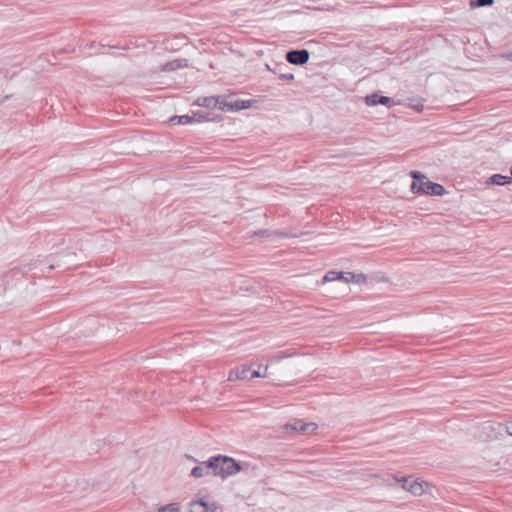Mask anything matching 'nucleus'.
I'll return each mask as SVG.
<instances>
[{"instance_id":"1","label":"nucleus","mask_w":512,"mask_h":512,"mask_svg":"<svg viewBox=\"0 0 512 512\" xmlns=\"http://www.w3.org/2000/svg\"><path fill=\"white\" fill-rule=\"evenodd\" d=\"M410 176L414 179L411 184V191L415 194L423 193L431 196H442L446 193L442 185L431 182L419 171H411Z\"/></svg>"},{"instance_id":"2","label":"nucleus","mask_w":512,"mask_h":512,"mask_svg":"<svg viewBox=\"0 0 512 512\" xmlns=\"http://www.w3.org/2000/svg\"><path fill=\"white\" fill-rule=\"evenodd\" d=\"M213 467L212 475L220 476L225 479L227 477L236 475L241 471V466L233 458L223 455L212 457Z\"/></svg>"},{"instance_id":"3","label":"nucleus","mask_w":512,"mask_h":512,"mask_svg":"<svg viewBox=\"0 0 512 512\" xmlns=\"http://www.w3.org/2000/svg\"><path fill=\"white\" fill-rule=\"evenodd\" d=\"M317 429L313 422L306 423L302 419H295L292 423L286 424L284 430L295 434H310Z\"/></svg>"},{"instance_id":"4","label":"nucleus","mask_w":512,"mask_h":512,"mask_svg":"<svg viewBox=\"0 0 512 512\" xmlns=\"http://www.w3.org/2000/svg\"><path fill=\"white\" fill-rule=\"evenodd\" d=\"M187 458L192 460L195 463H198L197 466H195L191 471V476L195 478H202L205 476L212 475V457L209 458L207 461L198 462L197 459H195L193 456H188Z\"/></svg>"},{"instance_id":"5","label":"nucleus","mask_w":512,"mask_h":512,"mask_svg":"<svg viewBox=\"0 0 512 512\" xmlns=\"http://www.w3.org/2000/svg\"><path fill=\"white\" fill-rule=\"evenodd\" d=\"M503 430V426L500 423H494L491 421L484 422L480 428L479 438L481 440H490L497 436Z\"/></svg>"},{"instance_id":"6","label":"nucleus","mask_w":512,"mask_h":512,"mask_svg":"<svg viewBox=\"0 0 512 512\" xmlns=\"http://www.w3.org/2000/svg\"><path fill=\"white\" fill-rule=\"evenodd\" d=\"M399 482L403 489L409 491L414 496L422 495L425 491V486H427L425 482H420L411 478H403L400 479Z\"/></svg>"},{"instance_id":"7","label":"nucleus","mask_w":512,"mask_h":512,"mask_svg":"<svg viewBox=\"0 0 512 512\" xmlns=\"http://www.w3.org/2000/svg\"><path fill=\"white\" fill-rule=\"evenodd\" d=\"M310 54L308 50H291L286 53V60L290 64L303 65L308 62Z\"/></svg>"},{"instance_id":"8","label":"nucleus","mask_w":512,"mask_h":512,"mask_svg":"<svg viewBox=\"0 0 512 512\" xmlns=\"http://www.w3.org/2000/svg\"><path fill=\"white\" fill-rule=\"evenodd\" d=\"M365 103L368 106H376L378 104H381V105H385L387 107H391V106L395 105V101L393 98H390L387 96H379L376 93L367 95L365 97Z\"/></svg>"},{"instance_id":"9","label":"nucleus","mask_w":512,"mask_h":512,"mask_svg":"<svg viewBox=\"0 0 512 512\" xmlns=\"http://www.w3.org/2000/svg\"><path fill=\"white\" fill-rule=\"evenodd\" d=\"M353 276L354 275L352 273L329 271L325 274V276L323 278V282L326 283V282H332V281H336V280H343L345 282H349L350 281L349 277H353Z\"/></svg>"},{"instance_id":"10","label":"nucleus","mask_w":512,"mask_h":512,"mask_svg":"<svg viewBox=\"0 0 512 512\" xmlns=\"http://www.w3.org/2000/svg\"><path fill=\"white\" fill-rule=\"evenodd\" d=\"M249 374H251V368L247 366H243L241 368L234 369L230 372L229 380H246L250 379Z\"/></svg>"},{"instance_id":"11","label":"nucleus","mask_w":512,"mask_h":512,"mask_svg":"<svg viewBox=\"0 0 512 512\" xmlns=\"http://www.w3.org/2000/svg\"><path fill=\"white\" fill-rule=\"evenodd\" d=\"M186 66H187V60L175 59V60L168 61V62L164 63L161 66V70L164 72H171V71H175L177 69H180V68H183Z\"/></svg>"},{"instance_id":"12","label":"nucleus","mask_w":512,"mask_h":512,"mask_svg":"<svg viewBox=\"0 0 512 512\" xmlns=\"http://www.w3.org/2000/svg\"><path fill=\"white\" fill-rule=\"evenodd\" d=\"M511 182H512V177L504 176L501 174H494L489 178L487 183L492 184V185H505V184H508Z\"/></svg>"},{"instance_id":"13","label":"nucleus","mask_w":512,"mask_h":512,"mask_svg":"<svg viewBox=\"0 0 512 512\" xmlns=\"http://www.w3.org/2000/svg\"><path fill=\"white\" fill-rule=\"evenodd\" d=\"M256 234L257 235H275L280 238H289V237H298L299 236L298 234H292V233H289V232H286L283 230H275L273 232H270L268 230H263Z\"/></svg>"},{"instance_id":"14","label":"nucleus","mask_w":512,"mask_h":512,"mask_svg":"<svg viewBox=\"0 0 512 512\" xmlns=\"http://www.w3.org/2000/svg\"><path fill=\"white\" fill-rule=\"evenodd\" d=\"M193 121L194 117L190 115L173 116L169 119L170 123L180 125H186L192 123Z\"/></svg>"},{"instance_id":"15","label":"nucleus","mask_w":512,"mask_h":512,"mask_svg":"<svg viewBox=\"0 0 512 512\" xmlns=\"http://www.w3.org/2000/svg\"><path fill=\"white\" fill-rule=\"evenodd\" d=\"M216 98L215 97H205L202 100L198 99V105L203 107H212L216 106Z\"/></svg>"},{"instance_id":"16","label":"nucleus","mask_w":512,"mask_h":512,"mask_svg":"<svg viewBox=\"0 0 512 512\" xmlns=\"http://www.w3.org/2000/svg\"><path fill=\"white\" fill-rule=\"evenodd\" d=\"M493 2L494 0H471L470 6L472 8L490 6L493 4Z\"/></svg>"},{"instance_id":"17","label":"nucleus","mask_w":512,"mask_h":512,"mask_svg":"<svg viewBox=\"0 0 512 512\" xmlns=\"http://www.w3.org/2000/svg\"><path fill=\"white\" fill-rule=\"evenodd\" d=\"M158 512H179V506L176 503L167 504V505L161 506L158 509Z\"/></svg>"},{"instance_id":"18","label":"nucleus","mask_w":512,"mask_h":512,"mask_svg":"<svg viewBox=\"0 0 512 512\" xmlns=\"http://www.w3.org/2000/svg\"><path fill=\"white\" fill-rule=\"evenodd\" d=\"M250 379L256 378V377H266V373H260V371L257 370H251V374H249Z\"/></svg>"},{"instance_id":"19","label":"nucleus","mask_w":512,"mask_h":512,"mask_svg":"<svg viewBox=\"0 0 512 512\" xmlns=\"http://www.w3.org/2000/svg\"><path fill=\"white\" fill-rule=\"evenodd\" d=\"M280 78L284 79V80H293L294 79V75L292 73L281 74Z\"/></svg>"},{"instance_id":"20","label":"nucleus","mask_w":512,"mask_h":512,"mask_svg":"<svg viewBox=\"0 0 512 512\" xmlns=\"http://www.w3.org/2000/svg\"><path fill=\"white\" fill-rule=\"evenodd\" d=\"M412 107H413L416 111L420 112V111H422V110H423L424 105H423V104H418V105H412Z\"/></svg>"},{"instance_id":"21","label":"nucleus","mask_w":512,"mask_h":512,"mask_svg":"<svg viewBox=\"0 0 512 512\" xmlns=\"http://www.w3.org/2000/svg\"><path fill=\"white\" fill-rule=\"evenodd\" d=\"M504 58L512 61V51L502 55Z\"/></svg>"},{"instance_id":"22","label":"nucleus","mask_w":512,"mask_h":512,"mask_svg":"<svg viewBox=\"0 0 512 512\" xmlns=\"http://www.w3.org/2000/svg\"><path fill=\"white\" fill-rule=\"evenodd\" d=\"M506 432L512 436V422L506 426Z\"/></svg>"}]
</instances>
